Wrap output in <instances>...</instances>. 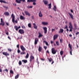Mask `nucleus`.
<instances>
[{"label":"nucleus","instance_id":"nucleus-1","mask_svg":"<svg viewBox=\"0 0 79 79\" xmlns=\"http://www.w3.org/2000/svg\"><path fill=\"white\" fill-rule=\"evenodd\" d=\"M11 16L12 18V22L13 23H18V21H17V20H15V16L14 15V14H12Z\"/></svg>","mask_w":79,"mask_h":79},{"label":"nucleus","instance_id":"nucleus-2","mask_svg":"<svg viewBox=\"0 0 79 79\" xmlns=\"http://www.w3.org/2000/svg\"><path fill=\"white\" fill-rule=\"evenodd\" d=\"M69 28L70 29L69 30L70 32H72L73 31V26L72 25V24L71 22L69 23Z\"/></svg>","mask_w":79,"mask_h":79},{"label":"nucleus","instance_id":"nucleus-3","mask_svg":"<svg viewBox=\"0 0 79 79\" xmlns=\"http://www.w3.org/2000/svg\"><path fill=\"white\" fill-rule=\"evenodd\" d=\"M36 0H27V2H33V5H36Z\"/></svg>","mask_w":79,"mask_h":79},{"label":"nucleus","instance_id":"nucleus-4","mask_svg":"<svg viewBox=\"0 0 79 79\" xmlns=\"http://www.w3.org/2000/svg\"><path fill=\"white\" fill-rule=\"evenodd\" d=\"M5 22L3 21V19H1V23H0V25L2 26H5Z\"/></svg>","mask_w":79,"mask_h":79},{"label":"nucleus","instance_id":"nucleus-5","mask_svg":"<svg viewBox=\"0 0 79 79\" xmlns=\"http://www.w3.org/2000/svg\"><path fill=\"white\" fill-rule=\"evenodd\" d=\"M19 32L21 34H24V31L23 29H20L19 30Z\"/></svg>","mask_w":79,"mask_h":79},{"label":"nucleus","instance_id":"nucleus-6","mask_svg":"<svg viewBox=\"0 0 79 79\" xmlns=\"http://www.w3.org/2000/svg\"><path fill=\"white\" fill-rule=\"evenodd\" d=\"M34 60V57L33 56H31L30 57V62H32Z\"/></svg>","mask_w":79,"mask_h":79},{"label":"nucleus","instance_id":"nucleus-7","mask_svg":"<svg viewBox=\"0 0 79 79\" xmlns=\"http://www.w3.org/2000/svg\"><path fill=\"white\" fill-rule=\"evenodd\" d=\"M14 28H15V30H16L17 31H18V30L19 29H20V28H21V26H19V27H18V26H15L14 27Z\"/></svg>","mask_w":79,"mask_h":79},{"label":"nucleus","instance_id":"nucleus-8","mask_svg":"<svg viewBox=\"0 0 79 79\" xmlns=\"http://www.w3.org/2000/svg\"><path fill=\"white\" fill-rule=\"evenodd\" d=\"M25 2V0H16V2L18 3H21V2Z\"/></svg>","mask_w":79,"mask_h":79},{"label":"nucleus","instance_id":"nucleus-9","mask_svg":"<svg viewBox=\"0 0 79 79\" xmlns=\"http://www.w3.org/2000/svg\"><path fill=\"white\" fill-rule=\"evenodd\" d=\"M43 29L44 31V34H47V28L46 27H43Z\"/></svg>","mask_w":79,"mask_h":79},{"label":"nucleus","instance_id":"nucleus-10","mask_svg":"<svg viewBox=\"0 0 79 79\" xmlns=\"http://www.w3.org/2000/svg\"><path fill=\"white\" fill-rule=\"evenodd\" d=\"M2 54L5 56H9L10 55V54L8 53L7 52H4L2 53Z\"/></svg>","mask_w":79,"mask_h":79},{"label":"nucleus","instance_id":"nucleus-11","mask_svg":"<svg viewBox=\"0 0 79 79\" xmlns=\"http://www.w3.org/2000/svg\"><path fill=\"white\" fill-rule=\"evenodd\" d=\"M39 41V39L37 38H36L35 39V44L36 45L37 44V43H38V42Z\"/></svg>","mask_w":79,"mask_h":79},{"label":"nucleus","instance_id":"nucleus-12","mask_svg":"<svg viewBox=\"0 0 79 79\" xmlns=\"http://www.w3.org/2000/svg\"><path fill=\"white\" fill-rule=\"evenodd\" d=\"M39 16L40 18H42V17L43 16V15H42V12H41V11H40V12H39Z\"/></svg>","mask_w":79,"mask_h":79},{"label":"nucleus","instance_id":"nucleus-13","mask_svg":"<svg viewBox=\"0 0 79 79\" xmlns=\"http://www.w3.org/2000/svg\"><path fill=\"white\" fill-rule=\"evenodd\" d=\"M58 37V35H54L53 37V40H55Z\"/></svg>","mask_w":79,"mask_h":79},{"label":"nucleus","instance_id":"nucleus-14","mask_svg":"<svg viewBox=\"0 0 79 79\" xmlns=\"http://www.w3.org/2000/svg\"><path fill=\"white\" fill-rule=\"evenodd\" d=\"M42 24H43V25H48V23L47 22H42Z\"/></svg>","mask_w":79,"mask_h":79},{"label":"nucleus","instance_id":"nucleus-15","mask_svg":"<svg viewBox=\"0 0 79 79\" xmlns=\"http://www.w3.org/2000/svg\"><path fill=\"white\" fill-rule=\"evenodd\" d=\"M24 13H25L26 15H28L29 16H30V14L27 11H24Z\"/></svg>","mask_w":79,"mask_h":79},{"label":"nucleus","instance_id":"nucleus-16","mask_svg":"<svg viewBox=\"0 0 79 79\" xmlns=\"http://www.w3.org/2000/svg\"><path fill=\"white\" fill-rule=\"evenodd\" d=\"M45 5H48V1H47L45 0H44L43 1Z\"/></svg>","mask_w":79,"mask_h":79},{"label":"nucleus","instance_id":"nucleus-17","mask_svg":"<svg viewBox=\"0 0 79 79\" xmlns=\"http://www.w3.org/2000/svg\"><path fill=\"white\" fill-rule=\"evenodd\" d=\"M20 47L21 49L22 50H26V49L24 47V46H23V45H21L20 46Z\"/></svg>","mask_w":79,"mask_h":79},{"label":"nucleus","instance_id":"nucleus-18","mask_svg":"<svg viewBox=\"0 0 79 79\" xmlns=\"http://www.w3.org/2000/svg\"><path fill=\"white\" fill-rule=\"evenodd\" d=\"M64 32V30L61 28L60 29V31H59V33H63Z\"/></svg>","mask_w":79,"mask_h":79},{"label":"nucleus","instance_id":"nucleus-19","mask_svg":"<svg viewBox=\"0 0 79 79\" xmlns=\"http://www.w3.org/2000/svg\"><path fill=\"white\" fill-rule=\"evenodd\" d=\"M69 15L70 16L71 18H72V19H74V18H73V15L72 14H71L69 13Z\"/></svg>","mask_w":79,"mask_h":79},{"label":"nucleus","instance_id":"nucleus-20","mask_svg":"<svg viewBox=\"0 0 79 79\" xmlns=\"http://www.w3.org/2000/svg\"><path fill=\"white\" fill-rule=\"evenodd\" d=\"M52 52L53 54H56V51L55 50H52Z\"/></svg>","mask_w":79,"mask_h":79},{"label":"nucleus","instance_id":"nucleus-21","mask_svg":"<svg viewBox=\"0 0 79 79\" xmlns=\"http://www.w3.org/2000/svg\"><path fill=\"white\" fill-rule=\"evenodd\" d=\"M39 34V38H40V37H42L43 36V35L41 34V33L40 32H39L38 33Z\"/></svg>","mask_w":79,"mask_h":79},{"label":"nucleus","instance_id":"nucleus-22","mask_svg":"<svg viewBox=\"0 0 79 79\" xmlns=\"http://www.w3.org/2000/svg\"><path fill=\"white\" fill-rule=\"evenodd\" d=\"M19 74H17L15 77V79H17L19 78Z\"/></svg>","mask_w":79,"mask_h":79},{"label":"nucleus","instance_id":"nucleus-23","mask_svg":"<svg viewBox=\"0 0 79 79\" xmlns=\"http://www.w3.org/2000/svg\"><path fill=\"white\" fill-rule=\"evenodd\" d=\"M33 26H34V28H35V29H37V26H36L35 25V23H33Z\"/></svg>","mask_w":79,"mask_h":79},{"label":"nucleus","instance_id":"nucleus-24","mask_svg":"<svg viewBox=\"0 0 79 79\" xmlns=\"http://www.w3.org/2000/svg\"><path fill=\"white\" fill-rule=\"evenodd\" d=\"M4 15H6V16H9V15H10V14H9V12H6L5 13H4Z\"/></svg>","mask_w":79,"mask_h":79},{"label":"nucleus","instance_id":"nucleus-25","mask_svg":"<svg viewBox=\"0 0 79 79\" xmlns=\"http://www.w3.org/2000/svg\"><path fill=\"white\" fill-rule=\"evenodd\" d=\"M23 52H21L20 53L21 55H24V54H26V52H24V50H23Z\"/></svg>","mask_w":79,"mask_h":79},{"label":"nucleus","instance_id":"nucleus-26","mask_svg":"<svg viewBox=\"0 0 79 79\" xmlns=\"http://www.w3.org/2000/svg\"><path fill=\"white\" fill-rule=\"evenodd\" d=\"M48 8L50 9L52 8V3H50L48 4Z\"/></svg>","mask_w":79,"mask_h":79},{"label":"nucleus","instance_id":"nucleus-27","mask_svg":"<svg viewBox=\"0 0 79 79\" xmlns=\"http://www.w3.org/2000/svg\"><path fill=\"white\" fill-rule=\"evenodd\" d=\"M0 2H1V3H6V2L3 0H0Z\"/></svg>","mask_w":79,"mask_h":79},{"label":"nucleus","instance_id":"nucleus-28","mask_svg":"<svg viewBox=\"0 0 79 79\" xmlns=\"http://www.w3.org/2000/svg\"><path fill=\"white\" fill-rule=\"evenodd\" d=\"M69 47L70 50H72V46L71 45V44H69Z\"/></svg>","mask_w":79,"mask_h":79},{"label":"nucleus","instance_id":"nucleus-29","mask_svg":"<svg viewBox=\"0 0 79 79\" xmlns=\"http://www.w3.org/2000/svg\"><path fill=\"white\" fill-rule=\"evenodd\" d=\"M20 19H24V17L22 15H21L20 16Z\"/></svg>","mask_w":79,"mask_h":79},{"label":"nucleus","instance_id":"nucleus-30","mask_svg":"<svg viewBox=\"0 0 79 79\" xmlns=\"http://www.w3.org/2000/svg\"><path fill=\"white\" fill-rule=\"evenodd\" d=\"M22 61H23V62H24V63H26L27 62V60H23Z\"/></svg>","mask_w":79,"mask_h":79},{"label":"nucleus","instance_id":"nucleus-31","mask_svg":"<svg viewBox=\"0 0 79 79\" xmlns=\"http://www.w3.org/2000/svg\"><path fill=\"white\" fill-rule=\"evenodd\" d=\"M43 42H44V43H45L46 45H47V46H48V43L47 42V41H45V40H44Z\"/></svg>","mask_w":79,"mask_h":79},{"label":"nucleus","instance_id":"nucleus-32","mask_svg":"<svg viewBox=\"0 0 79 79\" xmlns=\"http://www.w3.org/2000/svg\"><path fill=\"white\" fill-rule=\"evenodd\" d=\"M29 53H27V55H26V58L27 59L28 58H29Z\"/></svg>","mask_w":79,"mask_h":79},{"label":"nucleus","instance_id":"nucleus-33","mask_svg":"<svg viewBox=\"0 0 79 79\" xmlns=\"http://www.w3.org/2000/svg\"><path fill=\"white\" fill-rule=\"evenodd\" d=\"M56 6H54V8H53V9L54 10V11H56Z\"/></svg>","mask_w":79,"mask_h":79},{"label":"nucleus","instance_id":"nucleus-34","mask_svg":"<svg viewBox=\"0 0 79 79\" xmlns=\"http://www.w3.org/2000/svg\"><path fill=\"white\" fill-rule=\"evenodd\" d=\"M60 55L61 56L63 55V51H60Z\"/></svg>","mask_w":79,"mask_h":79},{"label":"nucleus","instance_id":"nucleus-35","mask_svg":"<svg viewBox=\"0 0 79 79\" xmlns=\"http://www.w3.org/2000/svg\"><path fill=\"white\" fill-rule=\"evenodd\" d=\"M10 74H14V72H13V71L12 70H10Z\"/></svg>","mask_w":79,"mask_h":79},{"label":"nucleus","instance_id":"nucleus-36","mask_svg":"<svg viewBox=\"0 0 79 79\" xmlns=\"http://www.w3.org/2000/svg\"><path fill=\"white\" fill-rule=\"evenodd\" d=\"M28 27H30V28H31V24L29 23L28 25Z\"/></svg>","mask_w":79,"mask_h":79},{"label":"nucleus","instance_id":"nucleus-37","mask_svg":"<svg viewBox=\"0 0 79 79\" xmlns=\"http://www.w3.org/2000/svg\"><path fill=\"white\" fill-rule=\"evenodd\" d=\"M33 7V6H27V8H32V7Z\"/></svg>","mask_w":79,"mask_h":79},{"label":"nucleus","instance_id":"nucleus-38","mask_svg":"<svg viewBox=\"0 0 79 79\" xmlns=\"http://www.w3.org/2000/svg\"><path fill=\"white\" fill-rule=\"evenodd\" d=\"M56 44L57 46H59V45H60V44L58 41H56Z\"/></svg>","mask_w":79,"mask_h":79},{"label":"nucleus","instance_id":"nucleus-39","mask_svg":"<svg viewBox=\"0 0 79 79\" xmlns=\"http://www.w3.org/2000/svg\"><path fill=\"white\" fill-rule=\"evenodd\" d=\"M48 60L49 61H50V62H51V61H52V60H52V59L51 58H50L49 59H48Z\"/></svg>","mask_w":79,"mask_h":79},{"label":"nucleus","instance_id":"nucleus-40","mask_svg":"<svg viewBox=\"0 0 79 79\" xmlns=\"http://www.w3.org/2000/svg\"><path fill=\"white\" fill-rule=\"evenodd\" d=\"M3 7L4 8H5L6 10H7V9H8V6H3Z\"/></svg>","mask_w":79,"mask_h":79},{"label":"nucleus","instance_id":"nucleus-41","mask_svg":"<svg viewBox=\"0 0 79 79\" xmlns=\"http://www.w3.org/2000/svg\"><path fill=\"white\" fill-rule=\"evenodd\" d=\"M19 65H21L22 64V62H21V61H19Z\"/></svg>","mask_w":79,"mask_h":79},{"label":"nucleus","instance_id":"nucleus-42","mask_svg":"<svg viewBox=\"0 0 79 79\" xmlns=\"http://www.w3.org/2000/svg\"><path fill=\"white\" fill-rule=\"evenodd\" d=\"M17 47L18 48V50L19 49V44H18L17 46Z\"/></svg>","mask_w":79,"mask_h":79},{"label":"nucleus","instance_id":"nucleus-43","mask_svg":"<svg viewBox=\"0 0 79 79\" xmlns=\"http://www.w3.org/2000/svg\"><path fill=\"white\" fill-rule=\"evenodd\" d=\"M73 51V50H70V54L71 55H72V52Z\"/></svg>","mask_w":79,"mask_h":79},{"label":"nucleus","instance_id":"nucleus-44","mask_svg":"<svg viewBox=\"0 0 79 79\" xmlns=\"http://www.w3.org/2000/svg\"><path fill=\"white\" fill-rule=\"evenodd\" d=\"M22 28H23V29H25V28H26V27H25V26L23 25L22 26Z\"/></svg>","mask_w":79,"mask_h":79},{"label":"nucleus","instance_id":"nucleus-45","mask_svg":"<svg viewBox=\"0 0 79 79\" xmlns=\"http://www.w3.org/2000/svg\"><path fill=\"white\" fill-rule=\"evenodd\" d=\"M38 50H42V47L40 46Z\"/></svg>","mask_w":79,"mask_h":79},{"label":"nucleus","instance_id":"nucleus-46","mask_svg":"<svg viewBox=\"0 0 79 79\" xmlns=\"http://www.w3.org/2000/svg\"><path fill=\"white\" fill-rule=\"evenodd\" d=\"M68 26L67 25H66L65 26V28H64V29H68Z\"/></svg>","mask_w":79,"mask_h":79},{"label":"nucleus","instance_id":"nucleus-47","mask_svg":"<svg viewBox=\"0 0 79 79\" xmlns=\"http://www.w3.org/2000/svg\"><path fill=\"white\" fill-rule=\"evenodd\" d=\"M55 31V29H52V32H53V31Z\"/></svg>","mask_w":79,"mask_h":79},{"label":"nucleus","instance_id":"nucleus-48","mask_svg":"<svg viewBox=\"0 0 79 79\" xmlns=\"http://www.w3.org/2000/svg\"><path fill=\"white\" fill-rule=\"evenodd\" d=\"M6 25H7V26H9V23H6Z\"/></svg>","mask_w":79,"mask_h":79},{"label":"nucleus","instance_id":"nucleus-49","mask_svg":"<svg viewBox=\"0 0 79 79\" xmlns=\"http://www.w3.org/2000/svg\"><path fill=\"white\" fill-rule=\"evenodd\" d=\"M44 49H45V50H46V49H47V46H44Z\"/></svg>","mask_w":79,"mask_h":79},{"label":"nucleus","instance_id":"nucleus-50","mask_svg":"<svg viewBox=\"0 0 79 79\" xmlns=\"http://www.w3.org/2000/svg\"><path fill=\"white\" fill-rule=\"evenodd\" d=\"M60 42L61 43H62V42H63V41L62 40L60 39Z\"/></svg>","mask_w":79,"mask_h":79},{"label":"nucleus","instance_id":"nucleus-51","mask_svg":"<svg viewBox=\"0 0 79 79\" xmlns=\"http://www.w3.org/2000/svg\"><path fill=\"white\" fill-rule=\"evenodd\" d=\"M6 35H8V34H9V33H8V32H6Z\"/></svg>","mask_w":79,"mask_h":79},{"label":"nucleus","instance_id":"nucleus-52","mask_svg":"<svg viewBox=\"0 0 79 79\" xmlns=\"http://www.w3.org/2000/svg\"><path fill=\"white\" fill-rule=\"evenodd\" d=\"M37 62L38 64H39V61H38V59H37Z\"/></svg>","mask_w":79,"mask_h":79},{"label":"nucleus","instance_id":"nucleus-53","mask_svg":"<svg viewBox=\"0 0 79 79\" xmlns=\"http://www.w3.org/2000/svg\"><path fill=\"white\" fill-rule=\"evenodd\" d=\"M70 11L71 12V13H73V10L71 9L70 10Z\"/></svg>","mask_w":79,"mask_h":79},{"label":"nucleus","instance_id":"nucleus-54","mask_svg":"<svg viewBox=\"0 0 79 79\" xmlns=\"http://www.w3.org/2000/svg\"><path fill=\"white\" fill-rule=\"evenodd\" d=\"M20 52H21V51H20V50H18V53H20Z\"/></svg>","mask_w":79,"mask_h":79},{"label":"nucleus","instance_id":"nucleus-55","mask_svg":"<svg viewBox=\"0 0 79 79\" xmlns=\"http://www.w3.org/2000/svg\"><path fill=\"white\" fill-rule=\"evenodd\" d=\"M5 71H6V72H8V69H5Z\"/></svg>","mask_w":79,"mask_h":79},{"label":"nucleus","instance_id":"nucleus-56","mask_svg":"<svg viewBox=\"0 0 79 79\" xmlns=\"http://www.w3.org/2000/svg\"><path fill=\"white\" fill-rule=\"evenodd\" d=\"M79 34V32H77L76 33V35H78Z\"/></svg>","mask_w":79,"mask_h":79},{"label":"nucleus","instance_id":"nucleus-57","mask_svg":"<svg viewBox=\"0 0 79 79\" xmlns=\"http://www.w3.org/2000/svg\"><path fill=\"white\" fill-rule=\"evenodd\" d=\"M8 38L9 39H10V40H11V38H10V36H8Z\"/></svg>","mask_w":79,"mask_h":79},{"label":"nucleus","instance_id":"nucleus-58","mask_svg":"<svg viewBox=\"0 0 79 79\" xmlns=\"http://www.w3.org/2000/svg\"><path fill=\"white\" fill-rule=\"evenodd\" d=\"M66 31L67 32H68V31H69V29H68V28H67L66 29Z\"/></svg>","mask_w":79,"mask_h":79},{"label":"nucleus","instance_id":"nucleus-59","mask_svg":"<svg viewBox=\"0 0 79 79\" xmlns=\"http://www.w3.org/2000/svg\"><path fill=\"white\" fill-rule=\"evenodd\" d=\"M41 60H42V61H44L45 60V59L42 58V59H41Z\"/></svg>","mask_w":79,"mask_h":79},{"label":"nucleus","instance_id":"nucleus-60","mask_svg":"<svg viewBox=\"0 0 79 79\" xmlns=\"http://www.w3.org/2000/svg\"><path fill=\"white\" fill-rule=\"evenodd\" d=\"M74 27H75V28H76V24H74Z\"/></svg>","mask_w":79,"mask_h":79},{"label":"nucleus","instance_id":"nucleus-61","mask_svg":"<svg viewBox=\"0 0 79 79\" xmlns=\"http://www.w3.org/2000/svg\"><path fill=\"white\" fill-rule=\"evenodd\" d=\"M51 44H53V41H51Z\"/></svg>","mask_w":79,"mask_h":79},{"label":"nucleus","instance_id":"nucleus-62","mask_svg":"<svg viewBox=\"0 0 79 79\" xmlns=\"http://www.w3.org/2000/svg\"><path fill=\"white\" fill-rule=\"evenodd\" d=\"M0 72L1 73V72H2V69H0Z\"/></svg>","mask_w":79,"mask_h":79},{"label":"nucleus","instance_id":"nucleus-63","mask_svg":"<svg viewBox=\"0 0 79 79\" xmlns=\"http://www.w3.org/2000/svg\"><path fill=\"white\" fill-rule=\"evenodd\" d=\"M47 53H49V51H48V50L47 51Z\"/></svg>","mask_w":79,"mask_h":79},{"label":"nucleus","instance_id":"nucleus-64","mask_svg":"<svg viewBox=\"0 0 79 79\" xmlns=\"http://www.w3.org/2000/svg\"><path fill=\"white\" fill-rule=\"evenodd\" d=\"M69 37H72V35L71 34L69 35Z\"/></svg>","mask_w":79,"mask_h":79}]
</instances>
